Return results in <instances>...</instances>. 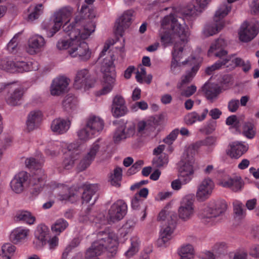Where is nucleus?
Segmentation results:
<instances>
[{
	"label": "nucleus",
	"instance_id": "13",
	"mask_svg": "<svg viewBox=\"0 0 259 259\" xmlns=\"http://www.w3.org/2000/svg\"><path fill=\"white\" fill-rule=\"evenodd\" d=\"M95 82L93 77L85 69L78 71L75 77L74 87L76 89L92 88Z\"/></svg>",
	"mask_w": 259,
	"mask_h": 259
},
{
	"label": "nucleus",
	"instance_id": "40",
	"mask_svg": "<svg viewBox=\"0 0 259 259\" xmlns=\"http://www.w3.org/2000/svg\"><path fill=\"white\" fill-rule=\"evenodd\" d=\"M84 148L83 145L79 144L78 143H71L67 147L69 155L72 158H74L76 160L79 158L80 154L83 152Z\"/></svg>",
	"mask_w": 259,
	"mask_h": 259
},
{
	"label": "nucleus",
	"instance_id": "44",
	"mask_svg": "<svg viewBox=\"0 0 259 259\" xmlns=\"http://www.w3.org/2000/svg\"><path fill=\"white\" fill-rule=\"evenodd\" d=\"M16 218L17 220L21 221L29 225L33 224L35 218L31 212L26 210H20L17 212Z\"/></svg>",
	"mask_w": 259,
	"mask_h": 259
},
{
	"label": "nucleus",
	"instance_id": "15",
	"mask_svg": "<svg viewBox=\"0 0 259 259\" xmlns=\"http://www.w3.org/2000/svg\"><path fill=\"white\" fill-rule=\"evenodd\" d=\"M72 11L71 7H65L55 14L54 25L48 34L49 36H53L60 29L63 22L71 17Z\"/></svg>",
	"mask_w": 259,
	"mask_h": 259
},
{
	"label": "nucleus",
	"instance_id": "17",
	"mask_svg": "<svg viewBox=\"0 0 259 259\" xmlns=\"http://www.w3.org/2000/svg\"><path fill=\"white\" fill-rule=\"evenodd\" d=\"M214 184L209 178L204 179L198 186L196 197L200 201H203L208 199L212 193Z\"/></svg>",
	"mask_w": 259,
	"mask_h": 259
},
{
	"label": "nucleus",
	"instance_id": "62",
	"mask_svg": "<svg viewBox=\"0 0 259 259\" xmlns=\"http://www.w3.org/2000/svg\"><path fill=\"white\" fill-rule=\"evenodd\" d=\"M144 164L143 161L140 160L137 161L135 163H134L133 166L130 167L127 171V174L129 175H131L135 174L137 171H138L141 167Z\"/></svg>",
	"mask_w": 259,
	"mask_h": 259
},
{
	"label": "nucleus",
	"instance_id": "2",
	"mask_svg": "<svg viewBox=\"0 0 259 259\" xmlns=\"http://www.w3.org/2000/svg\"><path fill=\"white\" fill-rule=\"evenodd\" d=\"M95 17L94 11L87 5H83L79 15L75 17L74 22L69 23L68 21L66 22L63 25V30L70 39L77 38L80 35V38L85 39L95 31V26L92 22L87 20Z\"/></svg>",
	"mask_w": 259,
	"mask_h": 259
},
{
	"label": "nucleus",
	"instance_id": "54",
	"mask_svg": "<svg viewBox=\"0 0 259 259\" xmlns=\"http://www.w3.org/2000/svg\"><path fill=\"white\" fill-rule=\"evenodd\" d=\"M31 70L30 64L24 61L15 62V68L14 72H20L29 71Z\"/></svg>",
	"mask_w": 259,
	"mask_h": 259
},
{
	"label": "nucleus",
	"instance_id": "10",
	"mask_svg": "<svg viewBox=\"0 0 259 259\" xmlns=\"http://www.w3.org/2000/svg\"><path fill=\"white\" fill-rule=\"evenodd\" d=\"M234 55L228 56L223 60L219 59L214 64L206 68V73L210 75L213 71L220 69L224 66L228 67L230 65H231L232 66V68L241 66L244 61L240 58H234Z\"/></svg>",
	"mask_w": 259,
	"mask_h": 259
},
{
	"label": "nucleus",
	"instance_id": "23",
	"mask_svg": "<svg viewBox=\"0 0 259 259\" xmlns=\"http://www.w3.org/2000/svg\"><path fill=\"white\" fill-rule=\"evenodd\" d=\"M127 112V108L125 105V101L122 97L116 95L113 100L112 112L115 117L124 115Z\"/></svg>",
	"mask_w": 259,
	"mask_h": 259
},
{
	"label": "nucleus",
	"instance_id": "26",
	"mask_svg": "<svg viewBox=\"0 0 259 259\" xmlns=\"http://www.w3.org/2000/svg\"><path fill=\"white\" fill-rule=\"evenodd\" d=\"M85 216L89 221L96 224H99L101 225L111 224L108 219V214L105 216L103 212H93L91 209L89 208H88L87 210Z\"/></svg>",
	"mask_w": 259,
	"mask_h": 259
},
{
	"label": "nucleus",
	"instance_id": "61",
	"mask_svg": "<svg viewBox=\"0 0 259 259\" xmlns=\"http://www.w3.org/2000/svg\"><path fill=\"white\" fill-rule=\"evenodd\" d=\"M75 39H70V40H62L59 41L57 44V47L59 50H65L69 48L71 49V46L73 40Z\"/></svg>",
	"mask_w": 259,
	"mask_h": 259
},
{
	"label": "nucleus",
	"instance_id": "12",
	"mask_svg": "<svg viewBox=\"0 0 259 259\" xmlns=\"http://www.w3.org/2000/svg\"><path fill=\"white\" fill-rule=\"evenodd\" d=\"M135 124L132 122L119 125L114 134V143L118 144L122 140L133 137L135 133Z\"/></svg>",
	"mask_w": 259,
	"mask_h": 259
},
{
	"label": "nucleus",
	"instance_id": "11",
	"mask_svg": "<svg viewBox=\"0 0 259 259\" xmlns=\"http://www.w3.org/2000/svg\"><path fill=\"white\" fill-rule=\"evenodd\" d=\"M15 84L13 83L0 84V92L4 89H11L10 92L6 99L7 103L13 106H17L20 104V101L22 98L24 91L21 88H14Z\"/></svg>",
	"mask_w": 259,
	"mask_h": 259
},
{
	"label": "nucleus",
	"instance_id": "35",
	"mask_svg": "<svg viewBox=\"0 0 259 259\" xmlns=\"http://www.w3.org/2000/svg\"><path fill=\"white\" fill-rule=\"evenodd\" d=\"M35 237L41 242L42 245L47 243V240L50 237V230L45 225H40L35 231Z\"/></svg>",
	"mask_w": 259,
	"mask_h": 259
},
{
	"label": "nucleus",
	"instance_id": "6",
	"mask_svg": "<svg viewBox=\"0 0 259 259\" xmlns=\"http://www.w3.org/2000/svg\"><path fill=\"white\" fill-rule=\"evenodd\" d=\"M115 60L113 54H110L109 57L104 59L102 63V68L104 72V84L100 91V95H106L109 93L113 89L115 81L116 74L114 70L113 61Z\"/></svg>",
	"mask_w": 259,
	"mask_h": 259
},
{
	"label": "nucleus",
	"instance_id": "1",
	"mask_svg": "<svg viewBox=\"0 0 259 259\" xmlns=\"http://www.w3.org/2000/svg\"><path fill=\"white\" fill-rule=\"evenodd\" d=\"M211 0H193L188 6L173 14L164 17L162 25L170 24L174 35L178 37L172 52L170 71L177 74L181 71V64L179 62L182 58L184 47L188 42L189 35L186 21L191 20L193 17L198 15Z\"/></svg>",
	"mask_w": 259,
	"mask_h": 259
},
{
	"label": "nucleus",
	"instance_id": "8",
	"mask_svg": "<svg viewBox=\"0 0 259 259\" xmlns=\"http://www.w3.org/2000/svg\"><path fill=\"white\" fill-rule=\"evenodd\" d=\"M68 52L72 57H78L81 60L86 61L91 57V53L88 44L77 38L72 41L71 49Z\"/></svg>",
	"mask_w": 259,
	"mask_h": 259
},
{
	"label": "nucleus",
	"instance_id": "53",
	"mask_svg": "<svg viewBox=\"0 0 259 259\" xmlns=\"http://www.w3.org/2000/svg\"><path fill=\"white\" fill-rule=\"evenodd\" d=\"M233 210L236 217L241 219L245 215V209L243 204L240 201L235 200L233 202Z\"/></svg>",
	"mask_w": 259,
	"mask_h": 259
},
{
	"label": "nucleus",
	"instance_id": "31",
	"mask_svg": "<svg viewBox=\"0 0 259 259\" xmlns=\"http://www.w3.org/2000/svg\"><path fill=\"white\" fill-rule=\"evenodd\" d=\"M70 124L69 120L57 118L52 121L51 128L53 132L59 134H62L68 130Z\"/></svg>",
	"mask_w": 259,
	"mask_h": 259
},
{
	"label": "nucleus",
	"instance_id": "51",
	"mask_svg": "<svg viewBox=\"0 0 259 259\" xmlns=\"http://www.w3.org/2000/svg\"><path fill=\"white\" fill-rule=\"evenodd\" d=\"M33 179L34 181L37 180L38 183V184L35 182L34 183V186L31 192L32 194L36 195L41 191L42 187L45 185L44 181L46 179V176L43 175L42 176H33Z\"/></svg>",
	"mask_w": 259,
	"mask_h": 259
},
{
	"label": "nucleus",
	"instance_id": "30",
	"mask_svg": "<svg viewBox=\"0 0 259 259\" xmlns=\"http://www.w3.org/2000/svg\"><path fill=\"white\" fill-rule=\"evenodd\" d=\"M45 39L39 35H35L31 37L28 40L29 52L30 53L39 52L45 45Z\"/></svg>",
	"mask_w": 259,
	"mask_h": 259
},
{
	"label": "nucleus",
	"instance_id": "21",
	"mask_svg": "<svg viewBox=\"0 0 259 259\" xmlns=\"http://www.w3.org/2000/svg\"><path fill=\"white\" fill-rule=\"evenodd\" d=\"M69 79L61 76L55 79L51 85V94L53 96H58L67 90Z\"/></svg>",
	"mask_w": 259,
	"mask_h": 259
},
{
	"label": "nucleus",
	"instance_id": "19",
	"mask_svg": "<svg viewBox=\"0 0 259 259\" xmlns=\"http://www.w3.org/2000/svg\"><path fill=\"white\" fill-rule=\"evenodd\" d=\"M99 141V140H98L92 145L87 155L80 161L78 165V168L80 171L85 170L95 159L100 148Z\"/></svg>",
	"mask_w": 259,
	"mask_h": 259
},
{
	"label": "nucleus",
	"instance_id": "3",
	"mask_svg": "<svg viewBox=\"0 0 259 259\" xmlns=\"http://www.w3.org/2000/svg\"><path fill=\"white\" fill-rule=\"evenodd\" d=\"M117 237L113 233L107 230L100 231L97 234V239L86 251L85 257L91 258L100 255L107 250L113 256L117 251Z\"/></svg>",
	"mask_w": 259,
	"mask_h": 259
},
{
	"label": "nucleus",
	"instance_id": "9",
	"mask_svg": "<svg viewBox=\"0 0 259 259\" xmlns=\"http://www.w3.org/2000/svg\"><path fill=\"white\" fill-rule=\"evenodd\" d=\"M127 206L125 202L119 199L113 203L108 211V219L111 224L121 220L127 213Z\"/></svg>",
	"mask_w": 259,
	"mask_h": 259
},
{
	"label": "nucleus",
	"instance_id": "33",
	"mask_svg": "<svg viewBox=\"0 0 259 259\" xmlns=\"http://www.w3.org/2000/svg\"><path fill=\"white\" fill-rule=\"evenodd\" d=\"M157 219L158 221H167L168 226L175 228L178 217L174 211L162 210L159 212Z\"/></svg>",
	"mask_w": 259,
	"mask_h": 259
},
{
	"label": "nucleus",
	"instance_id": "22",
	"mask_svg": "<svg viewBox=\"0 0 259 259\" xmlns=\"http://www.w3.org/2000/svg\"><path fill=\"white\" fill-rule=\"evenodd\" d=\"M183 65L189 64L192 66L190 70L187 71L186 74L182 77L181 85L189 83L196 75L199 68V64L197 62L194 57L185 60L182 62Z\"/></svg>",
	"mask_w": 259,
	"mask_h": 259
},
{
	"label": "nucleus",
	"instance_id": "48",
	"mask_svg": "<svg viewBox=\"0 0 259 259\" xmlns=\"http://www.w3.org/2000/svg\"><path fill=\"white\" fill-rule=\"evenodd\" d=\"M122 179V169L120 167H116L113 171V174H111L110 181L111 184L116 187L120 186V181Z\"/></svg>",
	"mask_w": 259,
	"mask_h": 259
},
{
	"label": "nucleus",
	"instance_id": "50",
	"mask_svg": "<svg viewBox=\"0 0 259 259\" xmlns=\"http://www.w3.org/2000/svg\"><path fill=\"white\" fill-rule=\"evenodd\" d=\"M168 162V155L165 153H162L159 155H156L153 159V165L156 167L160 168L166 166Z\"/></svg>",
	"mask_w": 259,
	"mask_h": 259
},
{
	"label": "nucleus",
	"instance_id": "55",
	"mask_svg": "<svg viewBox=\"0 0 259 259\" xmlns=\"http://www.w3.org/2000/svg\"><path fill=\"white\" fill-rule=\"evenodd\" d=\"M213 250L217 257H220L227 253V246L225 243L216 244Z\"/></svg>",
	"mask_w": 259,
	"mask_h": 259
},
{
	"label": "nucleus",
	"instance_id": "57",
	"mask_svg": "<svg viewBox=\"0 0 259 259\" xmlns=\"http://www.w3.org/2000/svg\"><path fill=\"white\" fill-rule=\"evenodd\" d=\"M19 35V33L15 34L7 45V49L11 53H15L17 51Z\"/></svg>",
	"mask_w": 259,
	"mask_h": 259
},
{
	"label": "nucleus",
	"instance_id": "36",
	"mask_svg": "<svg viewBox=\"0 0 259 259\" xmlns=\"http://www.w3.org/2000/svg\"><path fill=\"white\" fill-rule=\"evenodd\" d=\"M208 113L207 109H204L200 115L196 112L189 113L185 117V123L187 125H192L197 121H201L205 118Z\"/></svg>",
	"mask_w": 259,
	"mask_h": 259
},
{
	"label": "nucleus",
	"instance_id": "49",
	"mask_svg": "<svg viewBox=\"0 0 259 259\" xmlns=\"http://www.w3.org/2000/svg\"><path fill=\"white\" fill-rule=\"evenodd\" d=\"M31 12L28 16V21H33L38 18L43 13V6L41 4H38L30 8Z\"/></svg>",
	"mask_w": 259,
	"mask_h": 259
},
{
	"label": "nucleus",
	"instance_id": "16",
	"mask_svg": "<svg viewBox=\"0 0 259 259\" xmlns=\"http://www.w3.org/2000/svg\"><path fill=\"white\" fill-rule=\"evenodd\" d=\"M258 32L257 24H247L246 22H244L241 26L239 32V39L243 42L250 41L255 37Z\"/></svg>",
	"mask_w": 259,
	"mask_h": 259
},
{
	"label": "nucleus",
	"instance_id": "37",
	"mask_svg": "<svg viewBox=\"0 0 259 259\" xmlns=\"http://www.w3.org/2000/svg\"><path fill=\"white\" fill-rule=\"evenodd\" d=\"M232 8L230 5L224 4L221 5L215 12V15L213 17V21L214 22H218L219 23L222 22L225 25L223 18L226 17L230 12Z\"/></svg>",
	"mask_w": 259,
	"mask_h": 259
},
{
	"label": "nucleus",
	"instance_id": "34",
	"mask_svg": "<svg viewBox=\"0 0 259 259\" xmlns=\"http://www.w3.org/2000/svg\"><path fill=\"white\" fill-rule=\"evenodd\" d=\"M43 162L42 159L38 160L34 158H27L25 160L26 165L28 168L35 169L34 176L45 175L44 171L40 168Z\"/></svg>",
	"mask_w": 259,
	"mask_h": 259
},
{
	"label": "nucleus",
	"instance_id": "46",
	"mask_svg": "<svg viewBox=\"0 0 259 259\" xmlns=\"http://www.w3.org/2000/svg\"><path fill=\"white\" fill-rule=\"evenodd\" d=\"M242 134L248 139H252L255 136L256 129L254 124L245 122L242 126Z\"/></svg>",
	"mask_w": 259,
	"mask_h": 259
},
{
	"label": "nucleus",
	"instance_id": "63",
	"mask_svg": "<svg viewBox=\"0 0 259 259\" xmlns=\"http://www.w3.org/2000/svg\"><path fill=\"white\" fill-rule=\"evenodd\" d=\"M239 106V101L237 99H232L228 102V108L231 112H236Z\"/></svg>",
	"mask_w": 259,
	"mask_h": 259
},
{
	"label": "nucleus",
	"instance_id": "41",
	"mask_svg": "<svg viewBox=\"0 0 259 259\" xmlns=\"http://www.w3.org/2000/svg\"><path fill=\"white\" fill-rule=\"evenodd\" d=\"M194 252L193 247L190 244L182 246L178 250L180 259H193Z\"/></svg>",
	"mask_w": 259,
	"mask_h": 259
},
{
	"label": "nucleus",
	"instance_id": "27",
	"mask_svg": "<svg viewBox=\"0 0 259 259\" xmlns=\"http://www.w3.org/2000/svg\"><path fill=\"white\" fill-rule=\"evenodd\" d=\"M98 190V187L95 185H89L85 187L84 191L82 194L83 203H89L94 204L98 197L96 193Z\"/></svg>",
	"mask_w": 259,
	"mask_h": 259
},
{
	"label": "nucleus",
	"instance_id": "24",
	"mask_svg": "<svg viewBox=\"0 0 259 259\" xmlns=\"http://www.w3.org/2000/svg\"><path fill=\"white\" fill-rule=\"evenodd\" d=\"M227 46V42L223 38H219L212 44L208 51V55L210 56L211 54L214 53L215 57L220 58V59H224L222 57L227 54V52L225 50Z\"/></svg>",
	"mask_w": 259,
	"mask_h": 259
},
{
	"label": "nucleus",
	"instance_id": "43",
	"mask_svg": "<svg viewBox=\"0 0 259 259\" xmlns=\"http://www.w3.org/2000/svg\"><path fill=\"white\" fill-rule=\"evenodd\" d=\"M77 101L76 98L70 94L67 95L62 102L64 109L70 112L74 110L77 106Z\"/></svg>",
	"mask_w": 259,
	"mask_h": 259
},
{
	"label": "nucleus",
	"instance_id": "25",
	"mask_svg": "<svg viewBox=\"0 0 259 259\" xmlns=\"http://www.w3.org/2000/svg\"><path fill=\"white\" fill-rule=\"evenodd\" d=\"M230 149L227 151V154L231 157L237 159L241 157L247 150L248 147L242 142L235 141L229 145Z\"/></svg>",
	"mask_w": 259,
	"mask_h": 259
},
{
	"label": "nucleus",
	"instance_id": "29",
	"mask_svg": "<svg viewBox=\"0 0 259 259\" xmlns=\"http://www.w3.org/2000/svg\"><path fill=\"white\" fill-rule=\"evenodd\" d=\"M202 90L207 99L211 102L217 99L221 91L220 88L217 85L207 83L202 87Z\"/></svg>",
	"mask_w": 259,
	"mask_h": 259
},
{
	"label": "nucleus",
	"instance_id": "4",
	"mask_svg": "<svg viewBox=\"0 0 259 259\" xmlns=\"http://www.w3.org/2000/svg\"><path fill=\"white\" fill-rule=\"evenodd\" d=\"M103 127L102 119L95 115H91L87 118L84 125L77 131V135L80 140L85 142L98 136Z\"/></svg>",
	"mask_w": 259,
	"mask_h": 259
},
{
	"label": "nucleus",
	"instance_id": "45",
	"mask_svg": "<svg viewBox=\"0 0 259 259\" xmlns=\"http://www.w3.org/2000/svg\"><path fill=\"white\" fill-rule=\"evenodd\" d=\"M16 250V247L10 243H5L0 251V259H10Z\"/></svg>",
	"mask_w": 259,
	"mask_h": 259
},
{
	"label": "nucleus",
	"instance_id": "18",
	"mask_svg": "<svg viewBox=\"0 0 259 259\" xmlns=\"http://www.w3.org/2000/svg\"><path fill=\"white\" fill-rule=\"evenodd\" d=\"M134 11L132 10L124 12L122 15L116 21L115 33L122 36L124 30L128 28L132 23Z\"/></svg>",
	"mask_w": 259,
	"mask_h": 259
},
{
	"label": "nucleus",
	"instance_id": "32",
	"mask_svg": "<svg viewBox=\"0 0 259 259\" xmlns=\"http://www.w3.org/2000/svg\"><path fill=\"white\" fill-rule=\"evenodd\" d=\"M175 228L169 226H163L162 227L160 232L159 238L157 241L158 246H166L167 243L171 238V235Z\"/></svg>",
	"mask_w": 259,
	"mask_h": 259
},
{
	"label": "nucleus",
	"instance_id": "28",
	"mask_svg": "<svg viewBox=\"0 0 259 259\" xmlns=\"http://www.w3.org/2000/svg\"><path fill=\"white\" fill-rule=\"evenodd\" d=\"M42 113L35 110L29 113L26 121L27 128L29 132L33 131L38 126L42 119Z\"/></svg>",
	"mask_w": 259,
	"mask_h": 259
},
{
	"label": "nucleus",
	"instance_id": "58",
	"mask_svg": "<svg viewBox=\"0 0 259 259\" xmlns=\"http://www.w3.org/2000/svg\"><path fill=\"white\" fill-rule=\"evenodd\" d=\"M138 251V244L136 241H131V247L125 252V256L130 258Z\"/></svg>",
	"mask_w": 259,
	"mask_h": 259
},
{
	"label": "nucleus",
	"instance_id": "64",
	"mask_svg": "<svg viewBox=\"0 0 259 259\" xmlns=\"http://www.w3.org/2000/svg\"><path fill=\"white\" fill-rule=\"evenodd\" d=\"M75 160L69 155L64 159L62 163L63 166L65 169H70L73 166Z\"/></svg>",
	"mask_w": 259,
	"mask_h": 259
},
{
	"label": "nucleus",
	"instance_id": "7",
	"mask_svg": "<svg viewBox=\"0 0 259 259\" xmlns=\"http://www.w3.org/2000/svg\"><path fill=\"white\" fill-rule=\"evenodd\" d=\"M194 159L186 153L183 154L179 169L178 178L184 185L189 183L194 176L193 164Z\"/></svg>",
	"mask_w": 259,
	"mask_h": 259
},
{
	"label": "nucleus",
	"instance_id": "47",
	"mask_svg": "<svg viewBox=\"0 0 259 259\" xmlns=\"http://www.w3.org/2000/svg\"><path fill=\"white\" fill-rule=\"evenodd\" d=\"M68 226V222L63 219H59L52 225L51 230L57 235H59L64 231Z\"/></svg>",
	"mask_w": 259,
	"mask_h": 259
},
{
	"label": "nucleus",
	"instance_id": "59",
	"mask_svg": "<svg viewBox=\"0 0 259 259\" xmlns=\"http://www.w3.org/2000/svg\"><path fill=\"white\" fill-rule=\"evenodd\" d=\"M226 124L232 125L233 127L237 128L239 127V121L237 116L235 115L229 116L226 120Z\"/></svg>",
	"mask_w": 259,
	"mask_h": 259
},
{
	"label": "nucleus",
	"instance_id": "39",
	"mask_svg": "<svg viewBox=\"0 0 259 259\" xmlns=\"http://www.w3.org/2000/svg\"><path fill=\"white\" fill-rule=\"evenodd\" d=\"M28 232V229L17 228L11 232L10 236V240L14 243H17L26 237Z\"/></svg>",
	"mask_w": 259,
	"mask_h": 259
},
{
	"label": "nucleus",
	"instance_id": "56",
	"mask_svg": "<svg viewBox=\"0 0 259 259\" xmlns=\"http://www.w3.org/2000/svg\"><path fill=\"white\" fill-rule=\"evenodd\" d=\"M203 145L202 141H199L190 145L187 150L185 151L183 154L186 153L188 154V156H192L194 158V155L198 149L202 146ZM194 159V158H193Z\"/></svg>",
	"mask_w": 259,
	"mask_h": 259
},
{
	"label": "nucleus",
	"instance_id": "5",
	"mask_svg": "<svg viewBox=\"0 0 259 259\" xmlns=\"http://www.w3.org/2000/svg\"><path fill=\"white\" fill-rule=\"evenodd\" d=\"M227 209V204L225 200L213 201L200 212L199 215L204 222L212 224L225 214Z\"/></svg>",
	"mask_w": 259,
	"mask_h": 259
},
{
	"label": "nucleus",
	"instance_id": "42",
	"mask_svg": "<svg viewBox=\"0 0 259 259\" xmlns=\"http://www.w3.org/2000/svg\"><path fill=\"white\" fill-rule=\"evenodd\" d=\"M224 27L222 22H214L213 24L206 25L203 31L204 34L208 37L213 35L219 32Z\"/></svg>",
	"mask_w": 259,
	"mask_h": 259
},
{
	"label": "nucleus",
	"instance_id": "60",
	"mask_svg": "<svg viewBox=\"0 0 259 259\" xmlns=\"http://www.w3.org/2000/svg\"><path fill=\"white\" fill-rule=\"evenodd\" d=\"M179 133V130L175 129L165 139H163V142L168 145L171 144L172 142L175 140Z\"/></svg>",
	"mask_w": 259,
	"mask_h": 259
},
{
	"label": "nucleus",
	"instance_id": "38",
	"mask_svg": "<svg viewBox=\"0 0 259 259\" xmlns=\"http://www.w3.org/2000/svg\"><path fill=\"white\" fill-rule=\"evenodd\" d=\"M243 183L240 177L230 178L228 181L222 183L224 187L229 188L234 192L240 190L243 186Z\"/></svg>",
	"mask_w": 259,
	"mask_h": 259
},
{
	"label": "nucleus",
	"instance_id": "52",
	"mask_svg": "<svg viewBox=\"0 0 259 259\" xmlns=\"http://www.w3.org/2000/svg\"><path fill=\"white\" fill-rule=\"evenodd\" d=\"M0 68L7 71L14 72L15 62L9 58H3L0 60Z\"/></svg>",
	"mask_w": 259,
	"mask_h": 259
},
{
	"label": "nucleus",
	"instance_id": "20",
	"mask_svg": "<svg viewBox=\"0 0 259 259\" xmlns=\"http://www.w3.org/2000/svg\"><path fill=\"white\" fill-rule=\"evenodd\" d=\"M28 174L25 171H21L16 175L11 181L10 185L12 189L16 193H20L24 190L28 179Z\"/></svg>",
	"mask_w": 259,
	"mask_h": 259
},
{
	"label": "nucleus",
	"instance_id": "14",
	"mask_svg": "<svg viewBox=\"0 0 259 259\" xmlns=\"http://www.w3.org/2000/svg\"><path fill=\"white\" fill-rule=\"evenodd\" d=\"M194 200L192 195H186L183 198L178 210L180 219L187 221L191 218L194 212Z\"/></svg>",
	"mask_w": 259,
	"mask_h": 259
}]
</instances>
